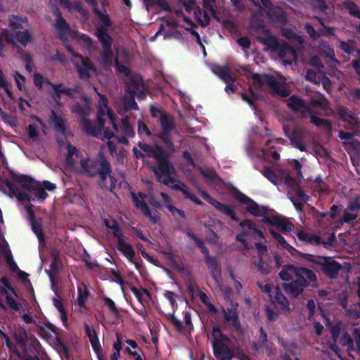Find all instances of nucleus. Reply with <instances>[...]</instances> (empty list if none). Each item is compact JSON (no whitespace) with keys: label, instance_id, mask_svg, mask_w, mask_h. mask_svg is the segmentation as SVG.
<instances>
[{"label":"nucleus","instance_id":"obj_1","mask_svg":"<svg viewBox=\"0 0 360 360\" xmlns=\"http://www.w3.org/2000/svg\"><path fill=\"white\" fill-rule=\"evenodd\" d=\"M82 173L88 177L99 176L98 183L101 188L108 189L115 193L117 179L112 174L110 162L104 154H99L95 158H86L80 160Z\"/></svg>","mask_w":360,"mask_h":360},{"label":"nucleus","instance_id":"obj_2","mask_svg":"<svg viewBox=\"0 0 360 360\" xmlns=\"http://www.w3.org/2000/svg\"><path fill=\"white\" fill-rule=\"evenodd\" d=\"M252 27L262 31L265 36H257V40L266 46L274 53H277L278 56L285 65H291L293 60L297 58L296 50L286 42H279L276 37L273 35L265 27L262 21L255 23L252 21Z\"/></svg>","mask_w":360,"mask_h":360},{"label":"nucleus","instance_id":"obj_3","mask_svg":"<svg viewBox=\"0 0 360 360\" xmlns=\"http://www.w3.org/2000/svg\"><path fill=\"white\" fill-rule=\"evenodd\" d=\"M139 148L144 152L150 153L158 162V167L153 171L157 176L158 181L166 186H171L175 182L172 176L175 173V169L169 160V155L162 147H152L144 143H139Z\"/></svg>","mask_w":360,"mask_h":360},{"label":"nucleus","instance_id":"obj_4","mask_svg":"<svg viewBox=\"0 0 360 360\" xmlns=\"http://www.w3.org/2000/svg\"><path fill=\"white\" fill-rule=\"evenodd\" d=\"M80 121L82 124L85 132L88 135L94 137H98L101 135V131L103 129L105 120L103 116L107 115L110 123L112 124V129L115 131H118V127L116 123L117 114H97L96 121L93 122L89 119V114H79Z\"/></svg>","mask_w":360,"mask_h":360},{"label":"nucleus","instance_id":"obj_5","mask_svg":"<svg viewBox=\"0 0 360 360\" xmlns=\"http://www.w3.org/2000/svg\"><path fill=\"white\" fill-rule=\"evenodd\" d=\"M95 34L103 48L101 63L104 68L110 67L112 65L113 58V52L112 50L113 39L108 34V29L105 28L103 26H98Z\"/></svg>","mask_w":360,"mask_h":360},{"label":"nucleus","instance_id":"obj_6","mask_svg":"<svg viewBox=\"0 0 360 360\" xmlns=\"http://www.w3.org/2000/svg\"><path fill=\"white\" fill-rule=\"evenodd\" d=\"M254 84L259 88H262L264 85L269 86L274 93L281 97H288L290 91V90L281 85L280 82L270 74H254L252 76Z\"/></svg>","mask_w":360,"mask_h":360},{"label":"nucleus","instance_id":"obj_7","mask_svg":"<svg viewBox=\"0 0 360 360\" xmlns=\"http://www.w3.org/2000/svg\"><path fill=\"white\" fill-rule=\"evenodd\" d=\"M160 122L162 128L158 137L164 143L167 149L174 150L173 139L170 135L173 131H176L174 120L169 114H160Z\"/></svg>","mask_w":360,"mask_h":360},{"label":"nucleus","instance_id":"obj_8","mask_svg":"<svg viewBox=\"0 0 360 360\" xmlns=\"http://www.w3.org/2000/svg\"><path fill=\"white\" fill-rule=\"evenodd\" d=\"M285 135L288 137L290 144L295 148L304 152L307 150L305 139L309 135V131L302 127L293 126L291 129L288 124L283 125Z\"/></svg>","mask_w":360,"mask_h":360},{"label":"nucleus","instance_id":"obj_9","mask_svg":"<svg viewBox=\"0 0 360 360\" xmlns=\"http://www.w3.org/2000/svg\"><path fill=\"white\" fill-rule=\"evenodd\" d=\"M11 179L14 182L21 184L24 189L28 191H32L35 197H37L40 200H44L48 196L44 188L39 183L34 182V180L30 176L24 174L18 175L13 174L11 176Z\"/></svg>","mask_w":360,"mask_h":360},{"label":"nucleus","instance_id":"obj_10","mask_svg":"<svg viewBox=\"0 0 360 360\" xmlns=\"http://www.w3.org/2000/svg\"><path fill=\"white\" fill-rule=\"evenodd\" d=\"M340 117L345 122V127L351 129L353 132H345L340 131L339 138L342 140H346L347 143H353L354 135L357 134L360 131V121L357 117L358 114H338Z\"/></svg>","mask_w":360,"mask_h":360},{"label":"nucleus","instance_id":"obj_11","mask_svg":"<svg viewBox=\"0 0 360 360\" xmlns=\"http://www.w3.org/2000/svg\"><path fill=\"white\" fill-rule=\"evenodd\" d=\"M131 196L134 206L137 209H139L141 213L146 217L148 218L152 224H156L160 222V218L158 212L152 213L149 206L145 200L146 198V193L143 192H139L138 193L131 192Z\"/></svg>","mask_w":360,"mask_h":360},{"label":"nucleus","instance_id":"obj_12","mask_svg":"<svg viewBox=\"0 0 360 360\" xmlns=\"http://www.w3.org/2000/svg\"><path fill=\"white\" fill-rule=\"evenodd\" d=\"M300 256L309 261H311L320 264L322 266L321 270L323 274L330 279L336 278L340 269H342V266L338 262L329 257L324 258V262L320 263L313 260V255L310 254L302 253L300 254Z\"/></svg>","mask_w":360,"mask_h":360},{"label":"nucleus","instance_id":"obj_13","mask_svg":"<svg viewBox=\"0 0 360 360\" xmlns=\"http://www.w3.org/2000/svg\"><path fill=\"white\" fill-rule=\"evenodd\" d=\"M234 198L239 202L246 205V211L255 217H263L267 213V209L265 207H260L252 198L236 190Z\"/></svg>","mask_w":360,"mask_h":360},{"label":"nucleus","instance_id":"obj_14","mask_svg":"<svg viewBox=\"0 0 360 360\" xmlns=\"http://www.w3.org/2000/svg\"><path fill=\"white\" fill-rule=\"evenodd\" d=\"M201 197L207 202L214 206L219 212L229 217L233 221L236 222L239 221V218L236 215L235 208L233 205L229 204H224L214 198H212L207 192L205 191H200Z\"/></svg>","mask_w":360,"mask_h":360},{"label":"nucleus","instance_id":"obj_15","mask_svg":"<svg viewBox=\"0 0 360 360\" xmlns=\"http://www.w3.org/2000/svg\"><path fill=\"white\" fill-rule=\"evenodd\" d=\"M340 344L343 347H347L348 352H355L360 354V330L359 328H354L352 335L345 333L340 338Z\"/></svg>","mask_w":360,"mask_h":360},{"label":"nucleus","instance_id":"obj_16","mask_svg":"<svg viewBox=\"0 0 360 360\" xmlns=\"http://www.w3.org/2000/svg\"><path fill=\"white\" fill-rule=\"evenodd\" d=\"M295 279L307 288L309 286L314 287L317 282L316 274L311 269L305 267L296 266L295 271Z\"/></svg>","mask_w":360,"mask_h":360},{"label":"nucleus","instance_id":"obj_17","mask_svg":"<svg viewBox=\"0 0 360 360\" xmlns=\"http://www.w3.org/2000/svg\"><path fill=\"white\" fill-rule=\"evenodd\" d=\"M127 94L136 95L139 100L146 98L145 86L143 79L139 75H131L127 83Z\"/></svg>","mask_w":360,"mask_h":360},{"label":"nucleus","instance_id":"obj_18","mask_svg":"<svg viewBox=\"0 0 360 360\" xmlns=\"http://www.w3.org/2000/svg\"><path fill=\"white\" fill-rule=\"evenodd\" d=\"M229 340H212V345L213 348L214 354L217 358L221 357L222 360H231L233 354L230 347L226 343Z\"/></svg>","mask_w":360,"mask_h":360},{"label":"nucleus","instance_id":"obj_19","mask_svg":"<svg viewBox=\"0 0 360 360\" xmlns=\"http://www.w3.org/2000/svg\"><path fill=\"white\" fill-rule=\"evenodd\" d=\"M265 13L271 22L281 25H285L288 23V14L281 6H274L271 10H267Z\"/></svg>","mask_w":360,"mask_h":360},{"label":"nucleus","instance_id":"obj_20","mask_svg":"<svg viewBox=\"0 0 360 360\" xmlns=\"http://www.w3.org/2000/svg\"><path fill=\"white\" fill-rule=\"evenodd\" d=\"M27 212L28 213L29 219L30 221L32 231L37 236L39 242L42 243L44 241V233L41 226V222L35 219L34 212L32 210V205H30L26 207Z\"/></svg>","mask_w":360,"mask_h":360},{"label":"nucleus","instance_id":"obj_21","mask_svg":"<svg viewBox=\"0 0 360 360\" xmlns=\"http://www.w3.org/2000/svg\"><path fill=\"white\" fill-rule=\"evenodd\" d=\"M46 82L51 86L53 90L57 91L58 93H62L70 98H76L81 89V86L79 84L75 85L72 88H67L64 86L63 83L54 84L47 79H46Z\"/></svg>","mask_w":360,"mask_h":360},{"label":"nucleus","instance_id":"obj_22","mask_svg":"<svg viewBox=\"0 0 360 360\" xmlns=\"http://www.w3.org/2000/svg\"><path fill=\"white\" fill-rule=\"evenodd\" d=\"M126 240L127 239H124L117 243V249L124 257L129 259L131 263L134 264L136 267L139 268L138 264L134 261L136 252L132 245L130 243H128Z\"/></svg>","mask_w":360,"mask_h":360},{"label":"nucleus","instance_id":"obj_23","mask_svg":"<svg viewBox=\"0 0 360 360\" xmlns=\"http://www.w3.org/2000/svg\"><path fill=\"white\" fill-rule=\"evenodd\" d=\"M282 286L284 291L293 297H297L305 289L304 285H301L296 279H292L289 283H284Z\"/></svg>","mask_w":360,"mask_h":360},{"label":"nucleus","instance_id":"obj_24","mask_svg":"<svg viewBox=\"0 0 360 360\" xmlns=\"http://www.w3.org/2000/svg\"><path fill=\"white\" fill-rule=\"evenodd\" d=\"M78 58L82 63V65H77L79 77L81 78L89 79L91 77L89 71L95 70V68L88 57H83L82 55H78Z\"/></svg>","mask_w":360,"mask_h":360},{"label":"nucleus","instance_id":"obj_25","mask_svg":"<svg viewBox=\"0 0 360 360\" xmlns=\"http://www.w3.org/2000/svg\"><path fill=\"white\" fill-rule=\"evenodd\" d=\"M224 319L226 322L231 324L237 330L240 329V323L239 321L238 312L237 309L228 307L227 309H222Z\"/></svg>","mask_w":360,"mask_h":360},{"label":"nucleus","instance_id":"obj_26","mask_svg":"<svg viewBox=\"0 0 360 360\" xmlns=\"http://www.w3.org/2000/svg\"><path fill=\"white\" fill-rule=\"evenodd\" d=\"M272 303L282 309H286L289 307V302L286 297L283 294L281 290L277 287L275 288V294L271 297Z\"/></svg>","mask_w":360,"mask_h":360},{"label":"nucleus","instance_id":"obj_27","mask_svg":"<svg viewBox=\"0 0 360 360\" xmlns=\"http://www.w3.org/2000/svg\"><path fill=\"white\" fill-rule=\"evenodd\" d=\"M53 14L57 17L55 26L56 29L61 35L66 34L70 31V25L66 22L65 19L62 17L60 11L57 8L54 11Z\"/></svg>","mask_w":360,"mask_h":360},{"label":"nucleus","instance_id":"obj_28","mask_svg":"<svg viewBox=\"0 0 360 360\" xmlns=\"http://www.w3.org/2000/svg\"><path fill=\"white\" fill-rule=\"evenodd\" d=\"M6 186L9 189V191L13 195H15V197L18 198V200L19 201H21V202H25V201L30 202L31 200L29 194L27 192H25V191H20L19 188L17 187V186L14 183L7 180L6 181Z\"/></svg>","mask_w":360,"mask_h":360},{"label":"nucleus","instance_id":"obj_29","mask_svg":"<svg viewBox=\"0 0 360 360\" xmlns=\"http://www.w3.org/2000/svg\"><path fill=\"white\" fill-rule=\"evenodd\" d=\"M205 263L207 266V268L210 271L212 277L214 280H217L221 276V266L217 262V259L214 257L212 258H208V260H206Z\"/></svg>","mask_w":360,"mask_h":360},{"label":"nucleus","instance_id":"obj_30","mask_svg":"<svg viewBox=\"0 0 360 360\" xmlns=\"http://www.w3.org/2000/svg\"><path fill=\"white\" fill-rule=\"evenodd\" d=\"M297 236L300 240L309 243H314L319 245L323 243L321 236L309 233L303 230L298 231Z\"/></svg>","mask_w":360,"mask_h":360},{"label":"nucleus","instance_id":"obj_31","mask_svg":"<svg viewBox=\"0 0 360 360\" xmlns=\"http://www.w3.org/2000/svg\"><path fill=\"white\" fill-rule=\"evenodd\" d=\"M51 120L56 131H60L64 136H70L71 134L67 129L65 122L63 118L58 116V114H51Z\"/></svg>","mask_w":360,"mask_h":360},{"label":"nucleus","instance_id":"obj_32","mask_svg":"<svg viewBox=\"0 0 360 360\" xmlns=\"http://www.w3.org/2000/svg\"><path fill=\"white\" fill-rule=\"evenodd\" d=\"M13 338L16 343L21 347L27 346L28 343V335L26 330L19 326L13 333Z\"/></svg>","mask_w":360,"mask_h":360},{"label":"nucleus","instance_id":"obj_33","mask_svg":"<svg viewBox=\"0 0 360 360\" xmlns=\"http://www.w3.org/2000/svg\"><path fill=\"white\" fill-rule=\"evenodd\" d=\"M259 336L257 341L252 342V348L254 351L257 352L261 349H264V346L266 345L268 342V336L263 327H260L259 329Z\"/></svg>","mask_w":360,"mask_h":360},{"label":"nucleus","instance_id":"obj_34","mask_svg":"<svg viewBox=\"0 0 360 360\" xmlns=\"http://www.w3.org/2000/svg\"><path fill=\"white\" fill-rule=\"evenodd\" d=\"M162 253L165 255V259L170 263L171 266L173 269L180 272H184L186 271L184 265L182 263L179 264L176 261V256L172 253V250L171 249L162 251Z\"/></svg>","mask_w":360,"mask_h":360},{"label":"nucleus","instance_id":"obj_35","mask_svg":"<svg viewBox=\"0 0 360 360\" xmlns=\"http://www.w3.org/2000/svg\"><path fill=\"white\" fill-rule=\"evenodd\" d=\"M288 105L295 112H298L301 109H304L307 107L304 101L297 96H292L288 98Z\"/></svg>","mask_w":360,"mask_h":360},{"label":"nucleus","instance_id":"obj_36","mask_svg":"<svg viewBox=\"0 0 360 360\" xmlns=\"http://www.w3.org/2000/svg\"><path fill=\"white\" fill-rule=\"evenodd\" d=\"M296 266L293 264H286L282 268L279 273V277L285 281H290L292 279V275L295 276Z\"/></svg>","mask_w":360,"mask_h":360},{"label":"nucleus","instance_id":"obj_37","mask_svg":"<svg viewBox=\"0 0 360 360\" xmlns=\"http://www.w3.org/2000/svg\"><path fill=\"white\" fill-rule=\"evenodd\" d=\"M342 6L348 11L349 15L356 18H360V9L354 1L352 0H344Z\"/></svg>","mask_w":360,"mask_h":360},{"label":"nucleus","instance_id":"obj_38","mask_svg":"<svg viewBox=\"0 0 360 360\" xmlns=\"http://www.w3.org/2000/svg\"><path fill=\"white\" fill-rule=\"evenodd\" d=\"M67 150L68 154L65 158V162L68 166L72 167L75 164L73 156L75 155L78 158L79 156V152L78 151L77 148L72 146L70 143H67Z\"/></svg>","mask_w":360,"mask_h":360},{"label":"nucleus","instance_id":"obj_39","mask_svg":"<svg viewBox=\"0 0 360 360\" xmlns=\"http://www.w3.org/2000/svg\"><path fill=\"white\" fill-rule=\"evenodd\" d=\"M136 97V95L128 94L126 93V94L124 97V101H123L124 108L126 111L132 110H139V106L135 101Z\"/></svg>","mask_w":360,"mask_h":360},{"label":"nucleus","instance_id":"obj_40","mask_svg":"<svg viewBox=\"0 0 360 360\" xmlns=\"http://www.w3.org/2000/svg\"><path fill=\"white\" fill-rule=\"evenodd\" d=\"M310 115V122L313 123L317 127L326 129L330 130L332 128L331 124L329 121L325 119L320 118L317 117L316 114H309Z\"/></svg>","mask_w":360,"mask_h":360},{"label":"nucleus","instance_id":"obj_41","mask_svg":"<svg viewBox=\"0 0 360 360\" xmlns=\"http://www.w3.org/2000/svg\"><path fill=\"white\" fill-rule=\"evenodd\" d=\"M241 98L247 102L253 110H256V107L254 105L255 101L259 99V96L253 92L252 89L250 87L248 91L241 92L240 94Z\"/></svg>","mask_w":360,"mask_h":360},{"label":"nucleus","instance_id":"obj_42","mask_svg":"<svg viewBox=\"0 0 360 360\" xmlns=\"http://www.w3.org/2000/svg\"><path fill=\"white\" fill-rule=\"evenodd\" d=\"M281 33L283 37L289 40H294L298 43L303 42L302 36L298 35L292 29L288 27H283L281 30Z\"/></svg>","mask_w":360,"mask_h":360},{"label":"nucleus","instance_id":"obj_43","mask_svg":"<svg viewBox=\"0 0 360 360\" xmlns=\"http://www.w3.org/2000/svg\"><path fill=\"white\" fill-rule=\"evenodd\" d=\"M239 226L241 228L248 227L250 230L253 231V232L257 234L259 238H264V233L258 229L256 226V224L251 219H244L239 222Z\"/></svg>","mask_w":360,"mask_h":360},{"label":"nucleus","instance_id":"obj_44","mask_svg":"<svg viewBox=\"0 0 360 360\" xmlns=\"http://www.w3.org/2000/svg\"><path fill=\"white\" fill-rule=\"evenodd\" d=\"M99 100L98 103L97 112H114L108 106V100L104 95L98 94Z\"/></svg>","mask_w":360,"mask_h":360},{"label":"nucleus","instance_id":"obj_45","mask_svg":"<svg viewBox=\"0 0 360 360\" xmlns=\"http://www.w3.org/2000/svg\"><path fill=\"white\" fill-rule=\"evenodd\" d=\"M147 6H158L166 11H171V6L166 0H143Z\"/></svg>","mask_w":360,"mask_h":360},{"label":"nucleus","instance_id":"obj_46","mask_svg":"<svg viewBox=\"0 0 360 360\" xmlns=\"http://www.w3.org/2000/svg\"><path fill=\"white\" fill-rule=\"evenodd\" d=\"M264 177H266L273 184L277 186L278 184V179L275 172L269 167H264L261 172Z\"/></svg>","mask_w":360,"mask_h":360},{"label":"nucleus","instance_id":"obj_47","mask_svg":"<svg viewBox=\"0 0 360 360\" xmlns=\"http://www.w3.org/2000/svg\"><path fill=\"white\" fill-rule=\"evenodd\" d=\"M121 128L125 136L128 137L134 136L135 132L133 126L129 123L127 117L122 119Z\"/></svg>","mask_w":360,"mask_h":360},{"label":"nucleus","instance_id":"obj_48","mask_svg":"<svg viewBox=\"0 0 360 360\" xmlns=\"http://www.w3.org/2000/svg\"><path fill=\"white\" fill-rule=\"evenodd\" d=\"M15 37L16 40L23 46H26L32 39L31 34L28 30L17 32Z\"/></svg>","mask_w":360,"mask_h":360},{"label":"nucleus","instance_id":"obj_49","mask_svg":"<svg viewBox=\"0 0 360 360\" xmlns=\"http://www.w3.org/2000/svg\"><path fill=\"white\" fill-rule=\"evenodd\" d=\"M78 297H77V304L79 307L83 308L85 307V302L87 300L89 292L87 290L86 287L84 288V290H82L81 288H77Z\"/></svg>","mask_w":360,"mask_h":360},{"label":"nucleus","instance_id":"obj_50","mask_svg":"<svg viewBox=\"0 0 360 360\" xmlns=\"http://www.w3.org/2000/svg\"><path fill=\"white\" fill-rule=\"evenodd\" d=\"M201 174L207 180L211 181H215L219 179V176L214 171V169L211 168H207L205 169H200Z\"/></svg>","mask_w":360,"mask_h":360},{"label":"nucleus","instance_id":"obj_51","mask_svg":"<svg viewBox=\"0 0 360 360\" xmlns=\"http://www.w3.org/2000/svg\"><path fill=\"white\" fill-rule=\"evenodd\" d=\"M103 300L115 317H119L120 312L114 301L105 295L103 296Z\"/></svg>","mask_w":360,"mask_h":360},{"label":"nucleus","instance_id":"obj_52","mask_svg":"<svg viewBox=\"0 0 360 360\" xmlns=\"http://www.w3.org/2000/svg\"><path fill=\"white\" fill-rule=\"evenodd\" d=\"M313 150L316 155L321 158H327L329 156V153L328 152V150L325 148L323 146L319 143L316 142L314 143Z\"/></svg>","mask_w":360,"mask_h":360},{"label":"nucleus","instance_id":"obj_53","mask_svg":"<svg viewBox=\"0 0 360 360\" xmlns=\"http://www.w3.org/2000/svg\"><path fill=\"white\" fill-rule=\"evenodd\" d=\"M340 48L347 54H352L355 51L354 42L353 41H341Z\"/></svg>","mask_w":360,"mask_h":360},{"label":"nucleus","instance_id":"obj_54","mask_svg":"<svg viewBox=\"0 0 360 360\" xmlns=\"http://www.w3.org/2000/svg\"><path fill=\"white\" fill-rule=\"evenodd\" d=\"M25 22H27V18L12 15L9 19V25L14 29H18L21 27L22 23Z\"/></svg>","mask_w":360,"mask_h":360},{"label":"nucleus","instance_id":"obj_55","mask_svg":"<svg viewBox=\"0 0 360 360\" xmlns=\"http://www.w3.org/2000/svg\"><path fill=\"white\" fill-rule=\"evenodd\" d=\"M311 4L314 10L322 13L326 11L328 8L325 0H311Z\"/></svg>","mask_w":360,"mask_h":360},{"label":"nucleus","instance_id":"obj_56","mask_svg":"<svg viewBox=\"0 0 360 360\" xmlns=\"http://www.w3.org/2000/svg\"><path fill=\"white\" fill-rule=\"evenodd\" d=\"M94 11L99 16L100 20L103 23L101 26H103L105 28L107 29V27H111L112 25V22L108 14L103 13H101V11L96 8L94 9Z\"/></svg>","mask_w":360,"mask_h":360},{"label":"nucleus","instance_id":"obj_57","mask_svg":"<svg viewBox=\"0 0 360 360\" xmlns=\"http://www.w3.org/2000/svg\"><path fill=\"white\" fill-rule=\"evenodd\" d=\"M212 336L214 338L213 340H229V338L227 335L223 334L221 330L217 326H214L212 327Z\"/></svg>","mask_w":360,"mask_h":360},{"label":"nucleus","instance_id":"obj_58","mask_svg":"<svg viewBox=\"0 0 360 360\" xmlns=\"http://www.w3.org/2000/svg\"><path fill=\"white\" fill-rule=\"evenodd\" d=\"M2 120L11 127H15L18 124V120L14 114H1Z\"/></svg>","mask_w":360,"mask_h":360},{"label":"nucleus","instance_id":"obj_59","mask_svg":"<svg viewBox=\"0 0 360 360\" xmlns=\"http://www.w3.org/2000/svg\"><path fill=\"white\" fill-rule=\"evenodd\" d=\"M357 218V214L345 212L342 218L340 219V224L342 225L343 223L351 224Z\"/></svg>","mask_w":360,"mask_h":360},{"label":"nucleus","instance_id":"obj_60","mask_svg":"<svg viewBox=\"0 0 360 360\" xmlns=\"http://www.w3.org/2000/svg\"><path fill=\"white\" fill-rule=\"evenodd\" d=\"M219 77L226 83H234L236 82V77L231 73L229 69L227 67Z\"/></svg>","mask_w":360,"mask_h":360},{"label":"nucleus","instance_id":"obj_61","mask_svg":"<svg viewBox=\"0 0 360 360\" xmlns=\"http://www.w3.org/2000/svg\"><path fill=\"white\" fill-rule=\"evenodd\" d=\"M219 77L226 83H234L236 82V77L231 73L229 69L227 67Z\"/></svg>","mask_w":360,"mask_h":360},{"label":"nucleus","instance_id":"obj_62","mask_svg":"<svg viewBox=\"0 0 360 360\" xmlns=\"http://www.w3.org/2000/svg\"><path fill=\"white\" fill-rule=\"evenodd\" d=\"M276 227L282 231L290 232L292 230L293 224L285 219H281Z\"/></svg>","mask_w":360,"mask_h":360},{"label":"nucleus","instance_id":"obj_63","mask_svg":"<svg viewBox=\"0 0 360 360\" xmlns=\"http://www.w3.org/2000/svg\"><path fill=\"white\" fill-rule=\"evenodd\" d=\"M4 292L6 294V300L8 306L15 311H19L21 305L18 302H17L14 298L7 294V291L6 289H4Z\"/></svg>","mask_w":360,"mask_h":360},{"label":"nucleus","instance_id":"obj_64","mask_svg":"<svg viewBox=\"0 0 360 360\" xmlns=\"http://www.w3.org/2000/svg\"><path fill=\"white\" fill-rule=\"evenodd\" d=\"M295 195L299 201L307 202L309 200V196L307 195L304 191L299 186H296L294 189Z\"/></svg>","mask_w":360,"mask_h":360}]
</instances>
